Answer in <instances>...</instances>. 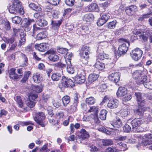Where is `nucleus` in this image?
<instances>
[{"label": "nucleus", "instance_id": "cd10ccee", "mask_svg": "<svg viewBox=\"0 0 152 152\" xmlns=\"http://www.w3.org/2000/svg\"><path fill=\"white\" fill-rule=\"evenodd\" d=\"M47 36V32L46 31H42L37 35L36 38L37 40H40L46 38Z\"/></svg>", "mask_w": 152, "mask_h": 152}, {"label": "nucleus", "instance_id": "423d86ee", "mask_svg": "<svg viewBox=\"0 0 152 152\" xmlns=\"http://www.w3.org/2000/svg\"><path fill=\"white\" fill-rule=\"evenodd\" d=\"M143 54V52L139 48L135 49L132 50L130 54L133 59L137 61L141 58Z\"/></svg>", "mask_w": 152, "mask_h": 152}, {"label": "nucleus", "instance_id": "69168bd1", "mask_svg": "<svg viewBox=\"0 0 152 152\" xmlns=\"http://www.w3.org/2000/svg\"><path fill=\"white\" fill-rule=\"evenodd\" d=\"M131 128L128 124H125L123 127V130L124 132H128L131 131Z\"/></svg>", "mask_w": 152, "mask_h": 152}, {"label": "nucleus", "instance_id": "0eeeda50", "mask_svg": "<svg viewBox=\"0 0 152 152\" xmlns=\"http://www.w3.org/2000/svg\"><path fill=\"white\" fill-rule=\"evenodd\" d=\"M61 84L63 87H73L75 86L73 81L70 79L66 78L65 76H63Z\"/></svg>", "mask_w": 152, "mask_h": 152}, {"label": "nucleus", "instance_id": "c9c22d12", "mask_svg": "<svg viewBox=\"0 0 152 152\" xmlns=\"http://www.w3.org/2000/svg\"><path fill=\"white\" fill-rule=\"evenodd\" d=\"M89 108L88 112H94V114L96 115H97L98 108L97 106H92L90 107L88 105Z\"/></svg>", "mask_w": 152, "mask_h": 152}, {"label": "nucleus", "instance_id": "f257e3e1", "mask_svg": "<svg viewBox=\"0 0 152 152\" xmlns=\"http://www.w3.org/2000/svg\"><path fill=\"white\" fill-rule=\"evenodd\" d=\"M31 88V92L28 94V100L27 102H26V104H36L35 100L38 97V95L33 93H39L42 91L41 88L38 86L33 85Z\"/></svg>", "mask_w": 152, "mask_h": 152}, {"label": "nucleus", "instance_id": "58836bf2", "mask_svg": "<svg viewBox=\"0 0 152 152\" xmlns=\"http://www.w3.org/2000/svg\"><path fill=\"white\" fill-rule=\"evenodd\" d=\"M95 67L99 70H102L105 67V65L103 63L97 61L95 64Z\"/></svg>", "mask_w": 152, "mask_h": 152}, {"label": "nucleus", "instance_id": "5fc2aeb1", "mask_svg": "<svg viewBox=\"0 0 152 152\" xmlns=\"http://www.w3.org/2000/svg\"><path fill=\"white\" fill-rule=\"evenodd\" d=\"M144 86L146 88L149 89H152V81H149L145 82Z\"/></svg>", "mask_w": 152, "mask_h": 152}, {"label": "nucleus", "instance_id": "e2e57ef3", "mask_svg": "<svg viewBox=\"0 0 152 152\" xmlns=\"http://www.w3.org/2000/svg\"><path fill=\"white\" fill-rule=\"evenodd\" d=\"M129 113L126 109L122 110L120 111V114L122 117H125Z\"/></svg>", "mask_w": 152, "mask_h": 152}, {"label": "nucleus", "instance_id": "39448f33", "mask_svg": "<svg viewBox=\"0 0 152 152\" xmlns=\"http://www.w3.org/2000/svg\"><path fill=\"white\" fill-rule=\"evenodd\" d=\"M84 70L83 69H79L78 70L77 75L75 79V81L78 84L84 83L86 80Z\"/></svg>", "mask_w": 152, "mask_h": 152}, {"label": "nucleus", "instance_id": "6e6552de", "mask_svg": "<svg viewBox=\"0 0 152 152\" xmlns=\"http://www.w3.org/2000/svg\"><path fill=\"white\" fill-rule=\"evenodd\" d=\"M131 122L133 131L134 132H140V131L139 129H137L142 123L143 121L141 119V118H135Z\"/></svg>", "mask_w": 152, "mask_h": 152}, {"label": "nucleus", "instance_id": "aec40b11", "mask_svg": "<svg viewBox=\"0 0 152 152\" xmlns=\"http://www.w3.org/2000/svg\"><path fill=\"white\" fill-rule=\"evenodd\" d=\"M18 123L19 124H17L14 126V129L17 131H18L19 129V125H20L22 126H26L29 124L34 125V124L31 121H20Z\"/></svg>", "mask_w": 152, "mask_h": 152}, {"label": "nucleus", "instance_id": "052dcab7", "mask_svg": "<svg viewBox=\"0 0 152 152\" xmlns=\"http://www.w3.org/2000/svg\"><path fill=\"white\" fill-rule=\"evenodd\" d=\"M135 95L137 98V102H140L142 99L141 93L139 92H136L135 93Z\"/></svg>", "mask_w": 152, "mask_h": 152}, {"label": "nucleus", "instance_id": "ea45409f", "mask_svg": "<svg viewBox=\"0 0 152 152\" xmlns=\"http://www.w3.org/2000/svg\"><path fill=\"white\" fill-rule=\"evenodd\" d=\"M73 56V55L72 53H67L65 56L66 63H68V61L71 62L70 60Z\"/></svg>", "mask_w": 152, "mask_h": 152}, {"label": "nucleus", "instance_id": "6ab92c4d", "mask_svg": "<svg viewBox=\"0 0 152 152\" xmlns=\"http://www.w3.org/2000/svg\"><path fill=\"white\" fill-rule=\"evenodd\" d=\"M147 108L144 106V105H138V108L134 111L136 115L139 116H142L144 111H146Z\"/></svg>", "mask_w": 152, "mask_h": 152}, {"label": "nucleus", "instance_id": "7c9ffc66", "mask_svg": "<svg viewBox=\"0 0 152 152\" xmlns=\"http://www.w3.org/2000/svg\"><path fill=\"white\" fill-rule=\"evenodd\" d=\"M66 64L67 65L66 70L67 72L70 74L74 73V69L71 65V62L68 61V63H66Z\"/></svg>", "mask_w": 152, "mask_h": 152}, {"label": "nucleus", "instance_id": "1a4fd4ad", "mask_svg": "<svg viewBox=\"0 0 152 152\" xmlns=\"http://www.w3.org/2000/svg\"><path fill=\"white\" fill-rule=\"evenodd\" d=\"M129 42L125 41V42L120 45L118 48V55L120 56L121 55L126 53L128 50V46H129Z\"/></svg>", "mask_w": 152, "mask_h": 152}, {"label": "nucleus", "instance_id": "20e7f679", "mask_svg": "<svg viewBox=\"0 0 152 152\" xmlns=\"http://www.w3.org/2000/svg\"><path fill=\"white\" fill-rule=\"evenodd\" d=\"M34 22L33 19H29L24 18L22 21L21 25L26 31H28L31 29L32 23Z\"/></svg>", "mask_w": 152, "mask_h": 152}, {"label": "nucleus", "instance_id": "0e129e2a", "mask_svg": "<svg viewBox=\"0 0 152 152\" xmlns=\"http://www.w3.org/2000/svg\"><path fill=\"white\" fill-rule=\"evenodd\" d=\"M107 88V86L105 84H102L100 85L99 90L100 91L104 92L105 91Z\"/></svg>", "mask_w": 152, "mask_h": 152}, {"label": "nucleus", "instance_id": "5701e85b", "mask_svg": "<svg viewBox=\"0 0 152 152\" xmlns=\"http://www.w3.org/2000/svg\"><path fill=\"white\" fill-rule=\"evenodd\" d=\"M145 70H144L143 71L141 70H136L132 73V76L135 80H137L139 77L145 74L144 73V71Z\"/></svg>", "mask_w": 152, "mask_h": 152}, {"label": "nucleus", "instance_id": "f03ea898", "mask_svg": "<svg viewBox=\"0 0 152 152\" xmlns=\"http://www.w3.org/2000/svg\"><path fill=\"white\" fill-rule=\"evenodd\" d=\"M21 3L19 1L15 0L12 4L9 7V11L10 12L14 14L20 13L21 15L23 14L24 12Z\"/></svg>", "mask_w": 152, "mask_h": 152}, {"label": "nucleus", "instance_id": "4c0bfd02", "mask_svg": "<svg viewBox=\"0 0 152 152\" xmlns=\"http://www.w3.org/2000/svg\"><path fill=\"white\" fill-rule=\"evenodd\" d=\"M30 75H31V72L29 71L25 72L24 77L21 80V82L22 83H25L28 79Z\"/></svg>", "mask_w": 152, "mask_h": 152}, {"label": "nucleus", "instance_id": "393cba45", "mask_svg": "<svg viewBox=\"0 0 152 152\" xmlns=\"http://www.w3.org/2000/svg\"><path fill=\"white\" fill-rule=\"evenodd\" d=\"M88 11L90 12L99 11L98 6L97 4L95 3L91 4L88 6Z\"/></svg>", "mask_w": 152, "mask_h": 152}, {"label": "nucleus", "instance_id": "f8f14e48", "mask_svg": "<svg viewBox=\"0 0 152 152\" xmlns=\"http://www.w3.org/2000/svg\"><path fill=\"white\" fill-rule=\"evenodd\" d=\"M118 100L114 99H109V98L107 96H105L103 98L102 101L101 102V104H118Z\"/></svg>", "mask_w": 152, "mask_h": 152}, {"label": "nucleus", "instance_id": "2f4dec72", "mask_svg": "<svg viewBox=\"0 0 152 152\" xmlns=\"http://www.w3.org/2000/svg\"><path fill=\"white\" fill-rule=\"evenodd\" d=\"M100 46H99L98 48L97 52V58L100 60L104 59L103 51L101 49Z\"/></svg>", "mask_w": 152, "mask_h": 152}, {"label": "nucleus", "instance_id": "a878e982", "mask_svg": "<svg viewBox=\"0 0 152 152\" xmlns=\"http://www.w3.org/2000/svg\"><path fill=\"white\" fill-rule=\"evenodd\" d=\"M147 79V77L145 74L136 80L137 83L139 85L143 84V85H144Z\"/></svg>", "mask_w": 152, "mask_h": 152}, {"label": "nucleus", "instance_id": "f704fd0d", "mask_svg": "<svg viewBox=\"0 0 152 152\" xmlns=\"http://www.w3.org/2000/svg\"><path fill=\"white\" fill-rule=\"evenodd\" d=\"M98 77V75L91 74L89 75L88 79L89 81L91 83L96 80Z\"/></svg>", "mask_w": 152, "mask_h": 152}, {"label": "nucleus", "instance_id": "4d7b16f0", "mask_svg": "<svg viewBox=\"0 0 152 152\" xmlns=\"http://www.w3.org/2000/svg\"><path fill=\"white\" fill-rule=\"evenodd\" d=\"M48 144H45L40 149V151L41 152H48L50 150L48 148Z\"/></svg>", "mask_w": 152, "mask_h": 152}, {"label": "nucleus", "instance_id": "ddd939ff", "mask_svg": "<svg viewBox=\"0 0 152 152\" xmlns=\"http://www.w3.org/2000/svg\"><path fill=\"white\" fill-rule=\"evenodd\" d=\"M120 74L119 72L112 73L109 76V79L114 83H116L120 80Z\"/></svg>", "mask_w": 152, "mask_h": 152}, {"label": "nucleus", "instance_id": "e433bc0d", "mask_svg": "<svg viewBox=\"0 0 152 152\" xmlns=\"http://www.w3.org/2000/svg\"><path fill=\"white\" fill-rule=\"evenodd\" d=\"M107 112L105 110H102L100 112L99 118L102 120L106 119V115Z\"/></svg>", "mask_w": 152, "mask_h": 152}, {"label": "nucleus", "instance_id": "37998d69", "mask_svg": "<svg viewBox=\"0 0 152 152\" xmlns=\"http://www.w3.org/2000/svg\"><path fill=\"white\" fill-rule=\"evenodd\" d=\"M148 145V140L146 139L142 140L141 143L137 145V147L139 149H140L142 148V146H144Z\"/></svg>", "mask_w": 152, "mask_h": 152}, {"label": "nucleus", "instance_id": "412c9836", "mask_svg": "<svg viewBox=\"0 0 152 152\" xmlns=\"http://www.w3.org/2000/svg\"><path fill=\"white\" fill-rule=\"evenodd\" d=\"M62 20L58 21H51L52 29L54 30H58L61 23Z\"/></svg>", "mask_w": 152, "mask_h": 152}, {"label": "nucleus", "instance_id": "9d476101", "mask_svg": "<svg viewBox=\"0 0 152 152\" xmlns=\"http://www.w3.org/2000/svg\"><path fill=\"white\" fill-rule=\"evenodd\" d=\"M137 10V7L136 6L131 5L126 7L125 11L128 15L132 16L134 15Z\"/></svg>", "mask_w": 152, "mask_h": 152}, {"label": "nucleus", "instance_id": "473e14b6", "mask_svg": "<svg viewBox=\"0 0 152 152\" xmlns=\"http://www.w3.org/2000/svg\"><path fill=\"white\" fill-rule=\"evenodd\" d=\"M52 10L53 8L51 5L46 6L45 8V11L47 12H51L53 17L55 18L57 17V15H56V14Z\"/></svg>", "mask_w": 152, "mask_h": 152}, {"label": "nucleus", "instance_id": "8fccbe9b", "mask_svg": "<svg viewBox=\"0 0 152 152\" xmlns=\"http://www.w3.org/2000/svg\"><path fill=\"white\" fill-rule=\"evenodd\" d=\"M89 28L87 26H83L81 27V32L83 34H87L89 32Z\"/></svg>", "mask_w": 152, "mask_h": 152}, {"label": "nucleus", "instance_id": "f3484780", "mask_svg": "<svg viewBox=\"0 0 152 152\" xmlns=\"http://www.w3.org/2000/svg\"><path fill=\"white\" fill-rule=\"evenodd\" d=\"M127 93V89L124 87H119L117 92L118 97H121L124 96Z\"/></svg>", "mask_w": 152, "mask_h": 152}, {"label": "nucleus", "instance_id": "a18cd8bd", "mask_svg": "<svg viewBox=\"0 0 152 152\" xmlns=\"http://www.w3.org/2000/svg\"><path fill=\"white\" fill-rule=\"evenodd\" d=\"M102 143L104 146H107L112 145L113 142L111 139H106L103 140Z\"/></svg>", "mask_w": 152, "mask_h": 152}, {"label": "nucleus", "instance_id": "7ed1b4c3", "mask_svg": "<svg viewBox=\"0 0 152 152\" xmlns=\"http://www.w3.org/2000/svg\"><path fill=\"white\" fill-rule=\"evenodd\" d=\"M45 115L42 112H38L35 113V116L34 117V120L39 125L42 127H44L45 125Z\"/></svg>", "mask_w": 152, "mask_h": 152}, {"label": "nucleus", "instance_id": "bb28decb", "mask_svg": "<svg viewBox=\"0 0 152 152\" xmlns=\"http://www.w3.org/2000/svg\"><path fill=\"white\" fill-rule=\"evenodd\" d=\"M80 133V137L83 140L88 138L89 136L88 133L84 129H81Z\"/></svg>", "mask_w": 152, "mask_h": 152}, {"label": "nucleus", "instance_id": "bf43d9fd", "mask_svg": "<svg viewBox=\"0 0 152 152\" xmlns=\"http://www.w3.org/2000/svg\"><path fill=\"white\" fill-rule=\"evenodd\" d=\"M101 17L104 22L106 23L110 18V14H105L103 15Z\"/></svg>", "mask_w": 152, "mask_h": 152}, {"label": "nucleus", "instance_id": "13d9d810", "mask_svg": "<svg viewBox=\"0 0 152 152\" xmlns=\"http://www.w3.org/2000/svg\"><path fill=\"white\" fill-rule=\"evenodd\" d=\"M148 13L143 15L144 18H148L149 15L152 14V7H150L148 8Z\"/></svg>", "mask_w": 152, "mask_h": 152}, {"label": "nucleus", "instance_id": "680f3d73", "mask_svg": "<svg viewBox=\"0 0 152 152\" xmlns=\"http://www.w3.org/2000/svg\"><path fill=\"white\" fill-rule=\"evenodd\" d=\"M56 67L59 68L63 69L66 66V64L62 63L61 62H58L55 64Z\"/></svg>", "mask_w": 152, "mask_h": 152}, {"label": "nucleus", "instance_id": "b1692460", "mask_svg": "<svg viewBox=\"0 0 152 152\" xmlns=\"http://www.w3.org/2000/svg\"><path fill=\"white\" fill-rule=\"evenodd\" d=\"M26 34L23 32H22L21 34H20V39L19 41L18 44V46L20 47L22 45H24L25 44L26 41Z\"/></svg>", "mask_w": 152, "mask_h": 152}, {"label": "nucleus", "instance_id": "6e6d98bb", "mask_svg": "<svg viewBox=\"0 0 152 152\" xmlns=\"http://www.w3.org/2000/svg\"><path fill=\"white\" fill-rule=\"evenodd\" d=\"M58 52L62 54H64L68 51L66 48L58 47L57 49Z\"/></svg>", "mask_w": 152, "mask_h": 152}, {"label": "nucleus", "instance_id": "338daca9", "mask_svg": "<svg viewBox=\"0 0 152 152\" xmlns=\"http://www.w3.org/2000/svg\"><path fill=\"white\" fill-rule=\"evenodd\" d=\"M75 0H65L66 4L70 7L72 6L74 4Z\"/></svg>", "mask_w": 152, "mask_h": 152}, {"label": "nucleus", "instance_id": "9b49d317", "mask_svg": "<svg viewBox=\"0 0 152 152\" xmlns=\"http://www.w3.org/2000/svg\"><path fill=\"white\" fill-rule=\"evenodd\" d=\"M35 49L41 52H45L46 51L49 46L48 43H42L39 44H36L34 45Z\"/></svg>", "mask_w": 152, "mask_h": 152}, {"label": "nucleus", "instance_id": "c756f323", "mask_svg": "<svg viewBox=\"0 0 152 152\" xmlns=\"http://www.w3.org/2000/svg\"><path fill=\"white\" fill-rule=\"evenodd\" d=\"M61 74L59 73L56 72L53 73L51 76L52 80L54 81H57L61 77Z\"/></svg>", "mask_w": 152, "mask_h": 152}, {"label": "nucleus", "instance_id": "dca6fc26", "mask_svg": "<svg viewBox=\"0 0 152 152\" xmlns=\"http://www.w3.org/2000/svg\"><path fill=\"white\" fill-rule=\"evenodd\" d=\"M79 54L83 63L85 64H87L88 60L89 59V53L86 54L85 52L80 51Z\"/></svg>", "mask_w": 152, "mask_h": 152}, {"label": "nucleus", "instance_id": "2eb2a0df", "mask_svg": "<svg viewBox=\"0 0 152 152\" xmlns=\"http://www.w3.org/2000/svg\"><path fill=\"white\" fill-rule=\"evenodd\" d=\"M133 33L135 35H138L139 37L141 39H142L144 41L147 40L148 37L146 36H145L143 34L144 31L143 30L138 29L134 30Z\"/></svg>", "mask_w": 152, "mask_h": 152}, {"label": "nucleus", "instance_id": "a211bd4d", "mask_svg": "<svg viewBox=\"0 0 152 152\" xmlns=\"http://www.w3.org/2000/svg\"><path fill=\"white\" fill-rule=\"evenodd\" d=\"M50 54L48 58L53 61H55L58 60V56L56 54L55 52L53 51L50 50L48 52Z\"/></svg>", "mask_w": 152, "mask_h": 152}, {"label": "nucleus", "instance_id": "c03bdc74", "mask_svg": "<svg viewBox=\"0 0 152 152\" xmlns=\"http://www.w3.org/2000/svg\"><path fill=\"white\" fill-rule=\"evenodd\" d=\"M70 98L68 96H64L62 99L63 104H67L70 102Z\"/></svg>", "mask_w": 152, "mask_h": 152}, {"label": "nucleus", "instance_id": "79ce46f5", "mask_svg": "<svg viewBox=\"0 0 152 152\" xmlns=\"http://www.w3.org/2000/svg\"><path fill=\"white\" fill-rule=\"evenodd\" d=\"M86 102L88 104H93L95 103V100L93 97H91L86 98Z\"/></svg>", "mask_w": 152, "mask_h": 152}, {"label": "nucleus", "instance_id": "603ef678", "mask_svg": "<svg viewBox=\"0 0 152 152\" xmlns=\"http://www.w3.org/2000/svg\"><path fill=\"white\" fill-rule=\"evenodd\" d=\"M44 14L41 12H38L34 14V17L37 19V20L41 19L43 18L44 16Z\"/></svg>", "mask_w": 152, "mask_h": 152}, {"label": "nucleus", "instance_id": "c85d7f7f", "mask_svg": "<svg viewBox=\"0 0 152 152\" xmlns=\"http://www.w3.org/2000/svg\"><path fill=\"white\" fill-rule=\"evenodd\" d=\"M37 25L40 27H43L46 26L48 24L47 22L43 18L37 20Z\"/></svg>", "mask_w": 152, "mask_h": 152}, {"label": "nucleus", "instance_id": "864d4df0", "mask_svg": "<svg viewBox=\"0 0 152 152\" xmlns=\"http://www.w3.org/2000/svg\"><path fill=\"white\" fill-rule=\"evenodd\" d=\"M33 78L34 81L36 83H39L40 82V75L37 73L34 74L33 76Z\"/></svg>", "mask_w": 152, "mask_h": 152}, {"label": "nucleus", "instance_id": "a19ab883", "mask_svg": "<svg viewBox=\"0 0 152 152\" xmlns=\"http://www.w3.org/2000/svg\"><path fill=\"white\" fill-rule=\"evenodd\" d=\"M117 23V21L115 20H114L108 23V28L110 29H113L115 28Z\"/></svg>", "mask_w": 152, "mask_h": 152}, {"label": "nucleus", "instance_id": "3c124183", "mask_svg": "<svg viewBox=\"0 0 152 152\" xmlns=\"http://www.w3.org/2000/svg\"><path fill=\"white\" fill-rule=\"evenodd\" d=\"M145 137L147 138L148 145L152 144V134L149 133L145 135Z\"/></svg>", "mask_w": 152, "mask_h": 152}, {"label": "nucleus", "instance_id": "de8ad7c7", "mask_svg": "<svg viewBox=\"0 0 152 152\" xmlns=\"http://www.w3.org/2000/svg\"><path fill=\"white\" fill-rule=\"evenodd\" d=\"M117 144L121 147L120 148L121 149V151H124L127 149L126 145L125 144L121 142H117Z\"/></svg>", "mask_w": 152, "mask_h": 152}, {"label": "nucleus", "instance_id": "09e8293b", "mask_svg": "<svg viewBox=\"0 0 152 152\" xmlns=\"http://www.w3.org/2000/svg\"><path fill=\"white\" fill-rule=\"evenodd\" d=\"M78 94L77 93H75L73 96V104H77L78 103Z\"/></svg>", "mask_w": 152, "mask_h": 152}, {"label": "nucleus", "instance_id": "72a5a7b5", "mask_svg": "<svg viewBox=\"0 0 152 152\" xmlns=\"http://www.w3.org/2000/svg\"><path fill=\"white\" fill-rule=\"evenodd\" d=\"M29 6L33 10L37 11H40L41 10V8L39 6L34 3H30L29 5Z\"/></svg>", "mask_w": 152, "mask_h": 152}, {"label": "nucleus", "instance_id": "49530a36", "mask_svg": "<svg viewBox=\"0 0 152 152\" xmlns=\"http://www.w3.org/2000/svg\"><path fill=\"white\" fill-rule=\"evenodd\" d=\"M21 18L18 16H15L12 18V22L15 24L19 23L21 21Z\"/></svg>", "mask_w": 152, "mask_h": 152}, {"label": "nucleus", "instance_id": "4be33fe9", "mask_svg": "<svg viewBox=\"0 0 152 152\" xmlns=\"http://www.w3.org/2000/svg\"><path fill=\"white\" fill-rule=\"evenodd\" d=\"M94 17L91 13H88L85 15L83 17V20L86 22H90L93 20Z\"/></svg>", "mask_w": 152, "mask_h": 152}, {"label": "nucleus", "instance_id": "4468645a", "mask_svg": "<svg viewBox=\"0 0 152 152\" xmlns=\"http://www.w3.org/2000/svg\"><path fill=\"white\" fill-rule=\"evenodd\" d=\"M111 124L113 126L111 129L114 130H116L117 129L122 126V123L119 118H117L116 120H113Z\"/></svg>", "mask_w": 152, "mask_h": 152}, {"label": "nucleus", "instance_id": "774afa93", "mask_svg": "<svg viewBox=\"0 0 152 152\" xmlns=\"http://www.w3.org/2000/svg\"><path fill=\"white\" fill-rule=\"evenodd\" d=\"M105 23H106L102 19L101 17V18H99L97 21V25L99 26H102Z\"/></svg>", "mask_w": 152, "mask_h": 152}]
</instances>
